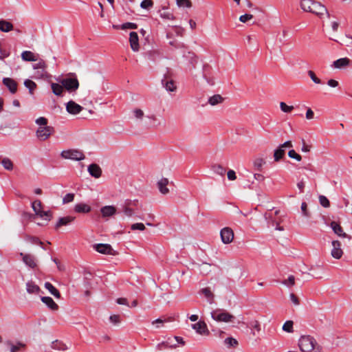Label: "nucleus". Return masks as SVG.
<instances>
[{
	"label": "nucleus",
	"mask_w": 352,
	"mask_h": 352,
	"mask_svg": "<svg viewBox=\"0 0 352 352\" xmlns=\"http://www.w3.org/2000/svg\"><path fill=\"white\" fill-rule=\"evenodd\" d=\"M300 8L307 12L314 14L319 18H322L326 15L330 17L329 12L327 8L321 3L315 0H302L300 2Z\"/></svg>",
	"instance_id": "1"
},
{
	"label": "nucleus",
	"mask_w": 352,
	"mask_h": 352,
	"mask_svg": "<svg viewBox=\"0 0 352 352\" xmlns=\"http://www.w3.org/2000/svg\"><path fill=\"white\" fill-rule=\"evenodd\" d=\"M298 346L302 352H322L316 340L310 336H302L299 339Z\"/></svg>",
	"instance_id": "2"
},
{
	"label": "nucleus",
	"mask_w": 352,
	"mask_h": 352,
	"mask_svg": "<svg viewBox=\"0 0 352 352\" xmlns=\"http://www.w3.org/2000/svg\"><path fill=\"white\" fill-rule=\"evenodd\" d=\"M142 208L138 199H126L121 205L120 212L127 217L136 216V211Z\"/></svg>",
	"instance_id": "3"
},
{
	"label": "nucleus",
	"mask_w": 352,
	"mask_h": 352,
	"mask_svg": "<svg viewBox=\"0 0 352 352\" xmlns=\"http://www.w3.org/2000/svg\"><path fill=\"white\" fill-rule=\"evenodd\" d=\"M32 68L35 70L34 78L36 79H46L51 76L47 72V65L42 58H39L32 65Z\"/></svg>",
	"instance_id": "4"
},
{
	"label": "nucleus",
	"mask_w": 352,
	"mask_h": 352,
	"mask_svg": "<svg viewBox=\"0 0 352 352\" xmlns=\"http://www.w3.org/2000/svg\"><path fill=\"white\" fill-rule=\"evenodd\" d=\"M58 81L63 85L64 89L70 93L76 91L79 87L78 80L75 76L74 77H66L60 79Z\"/></svg>",
	"instance_id": "5"
},
{
	"label": "nucleus",
	"mask_w": 352,
	"mask_h": 352,
	"mask_svg": "<svg viewBox=\"0 0 352 352\" xmlns=\"http://www.w3.org/2000/svg\"><path fill=\"white\" fill-rule=\"evenodd\" d=\"M60 157L65 160L80 161L85 159V156L82 151L78 149H68L60 153Z\"/></svg>",
	"instance_id": "6"
},
{
	"label": "nucleus",
	"mask_w": 352,
	"mask_h": 352,
	"mask_svg": "<svg viewBox=\"0 0 352 352\" xmlns=\"http://www.w3.org/2000/svg\"><path fill=\"white\" fill-rule=\"evenodd\" d=\"M211 317L217 322H232L235 318L233 315L225 310L217 309L211 313Z\"/></svg>",
	"instance_id": "7"
},
{
	"label": "nucleus",
	"mask_w": 352,
	"mask_h": 352,
	"mask_svg": "<svg viewBox=\"0 0 352 352\" xmlns=\"http://www.w3.org/2000/svg\"><path fill=\"white\" fill-rule=\"evenodd\" d=\"M162 84L168 91H175L177 90L176 83L173 80L171 73L169 71L164 74V78L162 80Z\"/></svg>",
	"instance_id": "8"
},
{
	"label": "nucleus",
	"mask_w": 352,
	"mask_h": 352,
	"mask_svg": "<svg viewBox=\"0 0 352 352\" xmlns=\"http://www.w3.org/2000/svg\"><path fill=\"white\" fill-rule=\"evenodd\" d=\"M279 214V210H276L274 212H272L271 211L267 212L265 213L264 217L272 226H278L283 221Z\"/></svg>",
	"instance_id": "9"
},
{
	"label": "nucleus",
	"mask_w": 352,
	"mask_h": 352,
	"mask_svg": "<svg viewBox=\"0 0 352 352\" xmlns=\"http://www.w3.org/2000/svg\"><path fill=\"white\" fill-rule=\"evenodd\" d=\"M54 132V128L50 126H39L36 131V136L41 140H46Z\"/></svg>",
	"instance_id": "10"
},
{
	"label": "nucleus",
	"mask_w": 352,
	"mask_h": 352,
	"mask_svg": "<svg viewBox=\"0 0 352 352\" xmlns=\"http://www.w3.org/2000/svg\"><path fill=\"white\" fill-rule=\"evenodd\" d=\"M94 249L103 254L116 255V253L111 245L107 243H98L94 245Z\"/></svg>",
	"instance_id": "11"
},
{
	"label": "nucleus",
	"mask_w": 352,
	"mask_h": 352,
	"mask_svg": "<svg viewBox=\"0 0 352 352\" xmlns=\"http://www.w3.org/2000/svg\"><path fill=\"white\" fill-rule=\"evenodd\" d=\"M221 241L225 244L230 243L234 239V232L230 228H224L220 232Z\"/></svg>",
	"instance_id": "12"
},
{
	"label": "nucleus",
	"mask_w": 352,
	"mask_h": 352,
	"mask_svg": "<svg viewBox=\"0 0 352 352\" xmlns=\"http://www.w3.org/2000/svg\"><path fill=\"white\" fill-rule=\"evenodd\" d=\"M192 328L200 335L208 336L210 334L206 323L204 321H199L195 324H192Z\"/></svg>",
	"instance_id": "13"
},
{
	"label": "nucleus",
	"mask_w": 352,
	"mask_h": 352,
	"mask_svg": "<svg viewBox=\"0 0 352 352\" xmlns=\"http://www.w3.org/2000/svg\"><path fill=\"white\" fill-rule=\"evenodd\" d=\"M332 250L331 252V256L336 259H339L342 256L343 251L341 249V243L338 241H332Z\"/></svg>",
	"instance_id": "14"
},
{
	"label": "nucleus",
	"mask_w": 352,
	"mask_h": 352,
	"mask_svg": "<svg viewBox=\"0 0 352 352\" xmlns=\"http://www.w3.org/2000/svg\"><path fill=\"white\" fill-rule=\"evenodd\" d=\"M82 109V107L76 103L73 100H70L66 104V110L70 114L76 115L79 113Z\"/></svg>",
	"instance_id": "15"
},
{
	"label": "nucleus",
	"mask_w": 352,
	"mask_h": 352,
	"mask_svg": "<svg viewBox=\"0 0 352 352\" xmlns=\"http://www.w3.org/2000/svg\"><path fill=\"white\" fill-rule=\"evenodd\" d=\"M130 46L133 51L138 52L140 49L138 35L135 32H131L129 34Z\"/></svg>",
	"instance_id": "16"
},
{
	"label": "nucleus",
	"mask_w": 352,
	"mask_h": 352,
	"mask_svg": "<svg viewBox=\"0 0 352 352\" xmlns=\"http://www.w3.org/2000/svg\"><path fill=\"white\" fill-rule=\"evenodd\" d=\"M76 217L73 216H66L58 219L55 225V229L58 230L60 227L67 226L75 220Z\"/></svg>",
	"instance_id": "17"
},
{
	"label": "nucleus",
	"mask_w": 352,
	"mask_h": 352,
	"mask_svg": "<svg viewBox=\"0 0 352 352\" xmlns=\"http://www.w3.org/2000/svg\"><path fill=\"white\" fill-rule=\"evenodd\" d=\"M3 85L8 87L12 94H15L17 91V83L16 82L10 78H4L3 79Z\"/></svg>",
	"instance_id": "18"
},
{
	"label": "nucleus",
	"mask_w": 352,
	"mask_h": 352,
	"mask_svg": "<svg viewBox=\"0 0 352 352\" xmlns=\"http://www.w3.org/2000/svg\"><path fill=\"white\" fill-rule=\"evenodd\" d=\"M330 226L333 231L334 232V233L336 234L338 236L343 238H349L348 234L343 231L342 228L338 223L336 221H332L330 223Z\"/></svg>",
	"instance_id": "19"
},
{
	"label": "nucleus",
	"mask_w": 352,
	"mask_h": 352,
	"mask_svg": "<svg viewBox=\"0 0 352 352\" xmlns=\"http://www.w3.org/2000/svg\"><path fill=\"white\" fill-rule=\"evenodd\" d=\"M21 58L24 61L36 62L39 58V55L31 51H23L21 53Z\"/></svg>",
	"instance_id": "20"
},
{
	"label": "nucleus",
	"mask_w": 352,
	"mask_h": 352,
	"mask_svg": "<svg viewBox=\"0 0 352 352\" xmlns=\"http://www.w3.org/2000/svg\"><path fill=\"white\" fill-rule=\"evenodd\" d=\"M4 344L10 348V352H18L21 349L25 348V344L22 342H17L16 344H14L11 340H7L4 342Z\"/></svg>",
	"instance_id": "21"
},
{
	"label": "nucleus",
	"mask_w": 352,
	"mask_h": 352,
	"mask_svg": "<svg viewBox=\"0 0 352 352\" xmlns=\"http://www.w3.org/2000/svg\"><path fill=\"white\" fill-rule=\"evenodd\" d=\"M116 208L113 206H106L100 209V212L104 218L112 217L116 213Z\"/></svg>",
	"instance_id": "22"
},
{
	"label": "nucleus",
	"mask_w": 352,
	"mask_h": 352,
	"mask_svg": "<svg viewBox=\"0 0 352 352\" xmlns=\"http://www.w3.org/2000/svg\"><path fill=\"white\" fill-rule=\"evenodd\" d=\"M20 256H22L23 261L30 267L34 268L36 267L35 257L31 254H25L21 253Z\"/></svg>",
	"instance_id": "23"
},
{
	"label": "nucleus",
	"mask_w": 352,
	"mask_h": 352,
	"mask_svg": "<svg viewBox=\"0 0 352 352\" xmlns=\"http://www.w3.org/2000/svg\"><path fill=\"white\" fill-rule=\"evenodd\" d=\"M177 345L176 344H173L171 338H168L167 340L163 341L156 345V349L158 351H162L164 349H176Z\"/></svg>",
	"instance_id": "24"
},
{
	"label": "nucleus",
	"mask_w": 352,
	"mask_h": 352,
	"mask_svg": "<svg viewBox=\"0 0 352 352\" xmlns=\"http://www.w3.org/2000/svg\"><path fill=\"white\" fill-rule=\"evenodd\" d=\"M89 173L95 178H99L102 174L100 167L96 164H91L88 166Z\"/></svg>",
	"instance_id": "25"
},
{
	"label": "nucleus",
	"mask_w": 352,
	"mask_h": 352,
	"mask_svg": "<svg viewBox=\"0 0 352 352\" xmlns=\"http://www.w3.org/2000/svg\"><path fill=\"white\" fill-rule=\"evenodd\" d=\"M26 290L29 294L35 295L39 294L41 292L40 287L32 280L27 282Z\"/></svg>",
	"instance_id": "26"
},
{
	"label": "nucleus",
	"mask_w": 352,
	"mask_h": 352,
	"mask_svg": "<svg viewBox=\"0 0 352 352\" xmlns=\"http://www.w3.org/2000/svg\"><path fill=\"white\" fill-rule=\"evenodd\" d=\"M51 89L53 94L57 96H63L65 91L64 87L62 84L52 82Z\"/></svg>",
	"instance_id": "27"
},
{
	"label": "nucleus",
	"mask_w": 352,
	"mask_h": 352,
	"mask_svg": "<svg viewBox=\"0 0 352 352\" xmlns=\"http://www.w3.org/2000/svg\"><path fill=\"white\" fill-rule=\"evenodd\" d=\"M41 301L53 311H56L58 309V305L54 301V300L51 297H41Z\"/></svg>",
	"instance_id": "28"
},
{
	"label": "nucleus",
	"mask_w": 352,
	"mask_h": 352,
	"mask_svg": "<svg viewBox=\"0 0 352 352\" xmlns=\"http://www.w3.org/2000/svg\"><path fill=\"white\" fill-rule=\"evenodd\" d=\"M168 184V179L167 178H162L157 182V187L162 194L166 195L169 192V190L166 187Z\"/></svg>",
	"instance_id": "29"
},
{
	"label": "nucleus",
	"mask_w": 352,
	"mask_h": 352,
	"mask_svg": "<svg viewBox=\"0 0 352 352\" xmlns=\"http://www.w3.org/2000/svg\"><path fill=\"white\" fill-rule=\"evenodd\" d=\"M350 64V60L348 58H341L333 62V65L336 68H342Z\"/></svg>",
	"instance_id": "30"
},
{
	"label": "nucleus",
	"mask_w": 352,
	"mask_h": 352,
	"mask_svg": "<svg viewBox=\"0 0 352 352\" xmlns=\"http://www.w3.org/2000/svg\"><path fill=\"white\" fill-rule=\"evenodd\" d=\"M74 210L78 213H87L91 211V207L87 204L80 203L75 206Z\"/></svg>",
	"instance_id": "31"
},
{
	"label": "nucleus",
	"mask_w": 352,
	"mask_h": 352,
	"mask_svg": "<svg viewBox=\"0 0 352 352\" xmlns=\"http://www.w3.org/2000/svg\"><path fill=\"white\" fill-rule=\"evenodd\" d=\"M201 293L207 298L209 303L212 304L214 302V296L211 291L210 288L206 287L201 290Z\"/></svg>",
	"instance_id": "32"
},
{
	"label": "nucleus",
	"mask_w": 352,
	"mask_h": 352,
	"mask_svg": "<svg viewBox=\"0 0 352 352\" xmlns=\"http://www.w3.org/2000/svg\"><path fill=\"white\" fill-rule=\"evenodd\" d=\"M13 30V25L7 21H0V30L3 32H8Z\"/></svg>",
	"instance_id": "33"
},
{
	"label": "nucleus",
	"mask_w": 352,
	"mask_h": 352,
	"mask_svg": "<svg viewBox=\"0 0 352 352\" xmlns=\"http://www.w3.org/2000/svg\"><path fill=\"white\" fill-rule=\"evenodd\" d=\"M45 287L56 298H59L60 297L59 291L52 283L46 282Z\"/></svg>",
	"instance_id": "34"
},
{
	"label": "nucleus",
	"mask_w": 352,
	"mask_h": 352,
	"mask_svg": "<svg viewBox=\"0 0 352 352\" xmlns=\"http://www.w3.org/2000/svg\"><path fill=\"white\" fill-rule=\"evenodd\" d=\"M223 100L224 99L221 95L216 94L209 98L208 103L212 106H214L223 102Z\"/></svg>",
	"instance_id": "35"
},
{
	"label": "nucleus",
	"mask_w": 352,
	"mask_h": 352,
	"mask_svg": "<svg viewBox=\"0 0 352 352\" xmlns=\"http://www.w3.org/2000/svg\"><path fill=\"white\" fill-rule=\"evenodd\" d=\"M285 149L281 148L280 147H278L277 149L274 151V159L275 162H279L281 159L285 156Z\"/></svg>",
	"instance_id": "36"
},
{
	"label": "nucleus",
	"mask_w": 352,
	"mask_h": 352,
	"mask_svg": "<svg viewBox=\"0 0 352 352\" xmlns=\"http://www.w3.org/2000/svg\"><path fill=\"white\" fill-rule=\"evenodd\" d=\"M52 349L54 350H59V351H65L67 349L66 345L59 340H55L52 342L51 345Z\"/></svg>",
	"instance_id": "37"
},
{
	"label": "nucleus",
	"mask_w": 352,
	"mask_h": 352,
	"mask_svg": "<svg viewBox=\"0 0 352 352\" xmlns=\"http://www.w3.org/2000/svg\"><path fill=\"white\" fill-rule=\"evenodd\" d=\"M160 14L162 18L165 19L173 20L175 19L173 14L165 8H163L162 10L160 11Z\"/></svg>",
	"instance_id": "38"
},
{
	"label": "nucleus",
	"mask_w": 352,
	"mask_h": 352,
	"mask_svg": "<svg viewBox=\"0 0 352 352\" xmlns=\"http://www.w3.org/2000/svg\"><path fill=\"white\" fill-rule=\"evenodd\" d=\"M24 85L29 89L30 94H33L34 89L36 88V84L30 79H27L24 81Z\"/></svg>",
	"instance_id": "39"
},
{
	"label": "nucleus",
	"mask_w": 352,
	"mask_h": 352,
	"mask_svg": "<svg viewBox=\"0 0 352 352\" xmlns=\"http://www.w3.org/2000/svg\"><path fill=\"white\" fill-rule=\"evenodd\" d=\"M265 164V162L264 159H263L261 157L256 158L253 162L254 168L258 171H261L262 170V167Z\"/></svg>",
	"instance_id": "40"
},
{
	"label": "nucleus",
	"mask_w": 352,
	"mask_h": 352,
	"mask_svg": "<svg viewBox=\"0 0 352 352\" xmlns=\"http://www.w3.org/2000/svg\"><path fill=\"white\" fill-rule=\"evenodd\" d=\"M293 325L294 322L292 320H287L283 324V330L287 333H292L294 332Z\"/></svg>",
	"instance_id": "41"
},
{
	"label": "nucleus",
	"mask_w": 352,
	"mask_h": 352,
	"mask_svg": "<svg viewBox=\"0 0 352 352\" xmlns=\"http://www.w3.org/2000/svg\"><path fill=\"white\" fill-rule=\"evenodd\" d=\"M32 208L33 210L34 211L36 215H38V213H40V212L42 210V204L40 200H35L32 204Z\"/></svg>",
	"instance_id": "42"
},
{
	"label": "nucleus",
	"mask_w": 352,
	"mask_h": 352,
	"mask_svg": "<svg viewBox=\"0 0 352 352\" xmlns=\"http://www.w3.org/2000/svg\"><path fill=\"white\" fill-rule=\"evenodd\" d=\"M212 169L215 173L221 176H223L226 173V168L219 164L213 165Z\"/></svg>",
	"instance_id": "43"
},
{
	"label": "nucleus",
	"mask_w": 352,
	"mask_h": 352,
	"mask_svg": "<svg viewBox=\"0 0 352 352\" xmlns=\"http://www.w3.org/2000/svg\"><path fill=\"white\" fill-rule=\"evenodd\" d=\"M1 164L8 170H11L13 168V164H12V161L8 158H6V157L3 158L1 160Z\"/></svg>",
	"instance_id": "44"
},
{
	"label": "nucleus",
	"mask_w": 352,
	"mask_h": 352,
	"mask_svg": "<svg viewBox=\"0 0 352 352\" xmlns=\"http://www.w3.org/2000/svg\"><path fill=\"white\" fill-rule=\"evenodd\" d=\"M224 344L228 347H236L238 345V341L233 338H227L224 340Z\"/></svg>",
	"instance_id": "45"
},
{
	"label": "nucleus",
	"mask_w": 352,
	"mask_h": 352,
	"mask_svg": "<svg viewBox=\"0 0 352 352\" xmlns=\"http://www.w3.org/2000/svg\"><path fill=\"white\" fill-rule=\"evenodd\" d=\"M280 108L285 113H290L294 109L293 106H289L284 102H280Z\"/></svg>",
	"instance_id": "46"
},
{
	"label": "nucleus",
	"mask_w": 352,
	"mask_h": 352,
	"mask_svg": "<svg viewBox=\"0 0 352 352\" xmlns=\"http://www.w3.org/2000/svg\"><path fill=\"white\" fill-rule=\"evenodd\" d=\"M282 283L289 287H292L295 284V278L294 276L291 275L287 279L284 280Z\"/></svg>",
	"instance_id": "47"
},
{
	"label": "nucleus",
	"mask_w": 352,
	"mask_h": 352,
	"mask_svg": "<svg viewBox=\"0 0 352 352\" xmlns=\"http://www.w3.org/2000/svg\"><path fill=\"white\" fill-rule=\"evenodd\" d=\"M319 201L321 206L324 208H329L330 206V202L329 199L324 195L319 196Z\"/></svg>",
	"instance_id": "48"
},
{
	"label": "nucleus",
	"mask_w": 352,
	"mask_h": 352,
	"mask_svg": "<svg viewBox=\"0 0 352 352\" xmlns=\"http://www.w3.org/2000/svg\"><path fill=\"white\" fill-rule=\"evenodd\" d=\"M153 6V0H143L140 3V7L143 9H149Z\"/></svg>",
	"instance_id": "49"
},
{
	"label": "nucleus",
	"mask_w": 352,
	"mask_h": 352,
	"mask_svg": "<svg viewBox=\"0 0 352 352\" xmlns=\"http://www.w3.org/2000/svg\"><path fill=\"white\" fill-rule=\"evenodd\" d=\"M177 5L179 7H187L190 8L192 6V3L190 0H176Z\"/></svg>",
	"instance_id": "50"
},
{
	"label": "nucleus",
	"mask_w": 352,
	"mask_h": 352,
	"mask_svg": "<svg viewBox=\"0 0 352 352\" xmlns=\"http://www.w3.org/2000/svg\"><path fill=\"white\" fill-rule=\"evenodd\" d=\"M38 216L41 217V218H44L47 221H50L52 218V214L50 211L41 210L40 213H38Z\"/></svg>",
	"instance_id": "51"
},
{
	"label": "nucleus",
	"mask_w": 352,
	"mask_h": 352,
	"mask_svg": "<svg viewBox=\"0 0 352 352\" xmlns=\"http://www.w3.org/2000/svg\"><path fill=\"white\" fill-rule=\"evenodd\" d=\"M288 155H289V157H291L292 159H295L298 162H300L302 160L301 155L298 154L294 150H290L288 152Z\"/></svg>",
	"instance_id": "52"
},
{
	"label": "nucleus",
	"mask_w": 352,
	"mask_h": 352,
	"mask_svg": "<svg viewBox=\"0 0 352 352\" xmlns=\"http://www.w3.org/2000/svg\"><path fill=\"white\" fill-rule=\"evenodd\" d=\"M27 240L32 243L40 245L41 246L43 247V243L41 241H40L39 239L37 237L28 236Z\"/></svg>",
	"instance_id": "53"
},
{
	"label": "nucleus",
	"mask_w": 352,
	"mask_h": 352,
	"mask_svg": "<svg viewBox=\"0 0 352 352\" xmlns=\"http://www.w3.org/2000/svg\"><path fill=\"white\" fill-rule=\"evenodd\" d=\"M145 226L142 223H136L131 226V229L132 230H138L140 231H143L145 230Z\"/></svg>",
	"instance_id": "54"
},
{
	"label": "nucleus",
	"mask_w": 352,
	"mask_h": 352,
	"mask_svg": "<svg viewBox=\"0 0 352 352\" xmlns=\"http://www.w3.org/2000/svg\"><path fill=\"white\" fill-rule=\"evenodd\" d=\"M138 25L133 23H125L121 25L122 30H126V29H137Z\"/></svg>",
	"instance_id": "55"
},
{
	"label": "nucleus",
	"mask_w": 352,
	"mask_h": 352,
	"mask_svg": "<svg viewBox=\"0 0 352 352\" xmlns=\"http://www.w3.org/2000/svg\"><path fill=\"white\" fill-rule=\"evenodd\" d=\"M308 75L311 78V79L316 84H320L322 82L320 80V78H318L316 75L315 74V73L311 71V70H309L308 71Z\"/></svg>",
	"instance_id": "56"
},
{
	"label": "nucleus",
	"mask_w": 352,
	"mask_h": 352,
	"mask_svg": "<svg viewBox=\"0 0 352 352\" xmlns=\"http://www.w3.org/2000/svg\"><path fill=\"white\" fill-rule=\"evenodd\" d=\"M301 211L303 216L306 217H310V212L308 211L307 204L305 202H302L301 204Z\"/></svg>",
	"instance_id": "57"
},
{
	"label": "nucleus",
	"mask_w": 352,
	"mask_h": 352,
	"mask_svg": "<svg viewBox=\"0 0 352 352\" xmlns=\"http://www.w3.org/2000/svg\"><path fill=\"white\" fill-rule=\"evenodd\" d=\"M74 194L68 193L63 199V204H68L74 201Z\"/></svg>",
	"instance_id": "58"
},
{
	"label": "nucleus",
	"mask_w": 352,
	"mask_h": 352,
	"mask_svg": "<svg viewBox=\"0 0 352 352\" xmlns=\"http://www.w3.org/2000/svg\"><path fill=\"white\" fill-rule=\"evenodd\" d=\"M250 327L256 329L258 332L261 331V324L258 320H252L250 322Z\"/></svg>",
	"instance_id": "59"
},
{
	"label": "nucleus",
	"mask_w": 352,
	"mask_h": 352,
	"mask_svg": "<svg viewBox=\"0 0 352 352\" xmlns=\"http://www.w3.org/2000/svg\"><path fill=\"white\" fill-rule=\"evenodd\" d=\"M36 123L40 126H45L47 124V119L44 117H40L36 120Z\"/></svg>",
	"instance_id": "60"
},
{
	"label": "nucleus",
	"mask_w": 352,
	"mask_h": 352,
	"mask_svg": "<svg viewBox=\"0 0 352 352\" xmlns=\"http://www.w3.org/2000/svg\"><path fill=\"white\" fill-rule=\"evenodd\" d=\"M133 113H134V116L135 117L137 118V119H142V118L144 117V111L140 109H135L134 111H133Z\"/></svg>",
	"instance_id": "61"
},
{
	"label": "nucleus",
	"mask_w": 352,
	"mask_h": 352,
	"mask_svg": "<svg viewBox=\"0 0 352 352\" xmlns=\"http://www.w3.org/2000/svg\"><path fill=\"white\" fill-rule=\"evenodd\" d=\"M253 18V15L250 14H245L240 16L239 21L242 23H245L248 21L252 19Z\"/></svg>",
	"instance_id": "62"
},
{
	"label": "nucleus",
	"mask_w": 352,
	"mask_h": 352,
	"mask_svg": "<svg viewBox=\"0 0 352 352\" xmlns=\"http://www.w3.org/2000/svg\"><path fill=\"white\" fill-rule=\"evenodd\" d=\"M109 320L114 324H118L120 322V316L119 315H112Z\"/></svg>",
	"instance_id": "63"
},
{
	"label": "nucleus",
	"mask_w": 352,
	"mask_h": 352,
	"mask_svg": "<svg viewBox=\"0 0 352 352\" xmlns=\"http://www.w3.org/2000/svg\"><path fill=\"white\" fill-rule=\"evenodd\" d=\"M227 175L229 180H235L236 178V173L233 170H228Z\"/></svg>",
	"instance_id": "64"
}]
</instances>
